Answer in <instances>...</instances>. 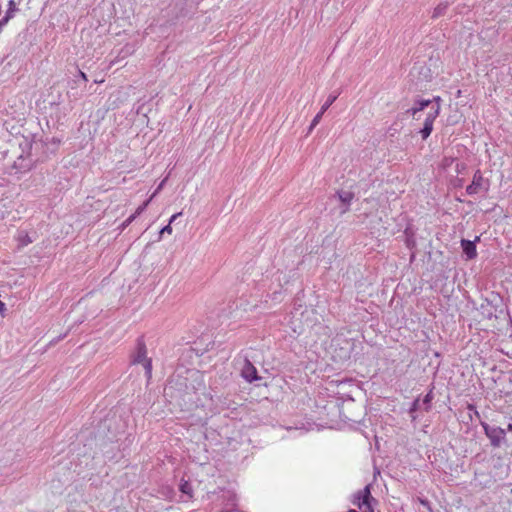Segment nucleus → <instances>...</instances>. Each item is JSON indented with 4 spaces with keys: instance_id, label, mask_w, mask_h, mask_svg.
Segmentation results:
<instances>
[{
    "instance_id": "obj_27",
    "label": "nucleus",
    "mask_w": 512,
    "mask_h": 512,
    "mask_svg": "<svg viewBox=\"0 0 512 512\" xmlns=\"http://www.w3.org/2000/svg\"><path fill=\"white\" fill-rule=\"evenodd\" d=\"M347 512H358V511H356V510H354V509H350V510H348Z\"/></svg>"
},
{
    "instance_id": "obj_25",
    "label": "nucleus",
    "mask_w": 512,
    "mask_h": 512,
    "mask_svg": "<svg viewBox=\"0 0 512 512\" xmlns=\"http://www.w3.org/2000/svg\"><path fill=\"white\" fill-rule=\"evenodd\" d=\"M507 430L512 432V423H509L508 426H507Z\"/></svg>"
},
{
    "instance_id": "obj_20",
    "label": "nucleus",
    "mask_w": 512,
    "mask_h": 512,
    "mask_svg": "<svg viewBox=\"0 0 512 512\" xmlns=\"http://www.w3.org/2000/svg\"><path fill=\"white\" fill-rule=\"evenodd\" d=\"M136 218V214H132L130 217H128L124 222H123V227H126L128 226L129 224L132 223V221H134V219Z\"/></svg>"
},
{
    "instance_id": "obj_3",
    "label": "nucleus",
    "mask_w": 512,
    "mask_h": 512,
    "mask_svg": "<svg viewBox=\"0 0 512 512\" xmlns=\"http://www.w3.org/2000/svg\"><path fill=\"white\" fill-rule=\"evenodd\" d=\"M486 436L489 438L493 447H500L505 440L506 432L504 429L496 426H490L482 423Z\"/></svg>"
},
{
    "instance_id": "obj_13",
    "label": "nucleus",
    "mask_w": 512,
    "mask_h": 512,
    "mask_svg": "<svg viewBox=\"0 0 512 512\" xmlns=\"http://www.w3.org/2000/svg\"><path fill=\"white\" fill-rule=\"evenodd\" d=\"M8 10L6 12V16L2 19L3 26L13 17V13L16 10L15 2L13 0H10L8 3Z\"/></svg>"
},
{
    "instance_id": "obj_2",
    "label": "nucleus",
    "mask_w": 512,
    "mask_h": 512,
    "mask_svg": "<svg viewBox=\"0 0 512 512\" xmlns=\"http://www.w3.org/2000/svg\"><path fill=\"white\" fill-rule=\"evenodd\" d=\"M352 503L362 512H374L373 503H376V500L371 496L370 486L367 485L362 490L356 492Z\"/></svg>"
},
{
    "instance_id": "obj_9",
    "label": "nucleus",
    "mask_w": 512,
    "mask_h": 512,
    "mask_svg": "<svg viewBox=\"0 0 512 512\" xmlns=\"http://www.w3.org/2000/svg\"><path fill=\"white\" fill-rule=\"evenodd\" d=\"M337 196L344 206L341 213H346L349 210V206L352 200L354 199V193L351 191L342 190L337 192Z\"/></svg>"
},
{
    "instance_id": "obj_12",
    "label": "nucleus",
    "mask_w": 512,
    "mask_h": 512,
    "mask_svg": "<svg viewBox=\"0 0 512 512\" xmlns=\"http://www.w3.org/2000/svg\"><path fill=\"white\" fill-rule=\"evenodd\" d=\"M448 8L447 3H440L438 6H436L432 13V18H439L442 15L445 14L446 10Z\"/></svg>"
},
{
    "instance_id": "obj_26",
    "label": "nucleus",
    "mask_w": 512,
    "mask_h": 512,
    "mask_svg": "<svg viewBox=\"0 0 512 512\" xmlns=\"http://www.w3.org/2000/svg\"><path fill=\"white\" fill-rule=\"evenodd\" d=\"M429 400H430L429 395H426V397H425V400H424V401H425V402H429Z\"/></svg>"
},
{
    "instance_id": "obj_5",
    "label": "nucleus",
    "mask_w": 512,
    "mask_h": 512,
    "mask_svg": "<svg viewBox=\"0 0 512 512\" xmlns=\"http://www.w3.org/2000/svg\"><path fill=\"white\" fill-rule=\"evenodd\" d=\"M488 190V184L482 176V173L477 170L474 175L470 185L466 188V193L468 195H475L480 192H485Z\"/></svg>"
},
{
    "instance_id": "obj_18",
    "label": "nucleus",
    "mask_w": 512,
    "mask_h": 512,
    "mask_svg": "<svg viewBox=\"0 0 512 512\" xmlns=\"http://www.w3.org/2000/svg\"><path fill=\"white\" fill-rule=\"evenodd\" d=\"M171 234L172 233V227H171V224L168 223L166 226H164L161 230H160V236L163 235V234Z\"/></svg>"
},
{
    "instance_id": "obj_22",
    "label": "nucleus",
    "mask_w": 512,
    "mask_h": 512,
    "mask_svg": "<svg viewBox=\"0 0 512 512\" xmlns=\"http://www.w3.org/2000/svg\"><path fill=\"white\" fill-rule=\"evenodd\" d=\"M181 215V213H176L174 215L171 216L170 220H169V223L172 224L177 217H179Z\"/></svg>"
},
{
    "instance_id": "obj_6",
    "label": "nucleus",
    "mask_w": 512,
    "mask_h": 512,
    "mask_svg": "<svg viewBox=\"0 0 512 512\" xmlns=\"http://www.w3.org/2000/svg\"><path fill=\"white\" fill-rule=\"evenodd\" d=\"M441 98L439 96L434 97L433 99H420L415 101L413 107L407 110V113L411 114L413 117L417 115L418 112L423 111L428 108V111L431 110L434 104H440Z\"/></svg>"
},
{
    "instance_id": "obj_8",
    "label": "nucleus",
    "mask_w": 512,
    "mask_h": 512,
    "mask_svg": "<svg viewBox=\"0 0 512 512\" xmlns=\"http://www.w3.org/2000/svg\"><path fill=\"white\" fill-rule=\"evenodd\" d=\"M241 375L248 382H253V381L258 379L257 369L255 368V366L251 362H249L247 360L245 361V364H244V366L242 368Z\"/></svg>"
},
{
    "instance_id": "obj_10",
    "label": "nucleus",
    "mask_w": 512,
    "mask_h": 512,
    "mask_svg": "<svg viewBox=\"0 0 512 512\" xmlns=\"http://www.w3.org/2000/svg\"><path fill=\"white\" fill-rule=\"evenodd\" d=\"M237 496L233 491L226 489V512H240L238 510H234V506L236 505Z\"/></svg>"
},
{
    "instance_id": "obj_24",
    "label": "nucleus",
    "mask_w": 512,
    "mask_h": 512,
    "mask_svg": "<svg viewBox=\"0 0 512 512\" xmlns=\"http://www.w3.org/2000/svg\"><path fill=\"white\" fill-rule=\"evenodd\" d=\"M80 76H81V78H82L84 81H87V76H86V74H85L84 72H81V71H80Z\"/></svg>"
},
{
    "instance_id": "obj_11",
    "label": "nucleus",
    "mask_w": 512,
    "mask_h": 512,
    "mask_svg": "<svg viewBox=\"0 0 512 512\" xmlns=\"http://www.w3.org/2000/svg\"><path fill=\"white\" fill-rule=\"evenodd\" d=\"M179 489L183 494L187 495L189 498H192L193 490L191 484L188 481L182 479Z\"/></svg>"
},
{
    "instance_id": "obj_7",
    "label": "nucleus",
    "mask_w": 512,
    "mask_h": 512,
    "mask_svg": "<svg viewBox=\"0 0 512 512\" xmlns=\"http://www.w3.org/2000/svg\"><path fill=\"white\" fill-rule=\"evenodd\" d=\"M479 240H480L479 236H476L474 241L465 240V239L461 240V247L468 259H474L477 256L475 243L478 242Z\"/></svg>"
},
{
    "instance_id": "obj_16",
    "label": "nucleus",
    "mask_w": 512,
    "mask_h": 512,
    "mask_svg": "<svg viewBox=\"0 0 512 512\" xmlns=\"http://www.w3.org/2000/svg\"><path fill=\"white\" fill-rule=\"evenodd\" d=\"M453 162H454L453 157H444L441 162V167L443 169H447L453 164Z\"/></svg>"
},
{
    "instance_id": "obj_23",
    "label": "nucleus",
    "mask_w": 512,
    "mask_h": 512,
    "mask_svg": "<svg viewBox=\"0 0 512 512\" xmlns=\"http://www.w3.org/2000/svg\"><path fill=\"white\" fill-rule=\"evenodd\" d=\"M6 307H5V303H3L2 301H0V313H3L5 311Z\"/></svg>"
},
{
    "instance_id": "obj_4",
    "label": "nucleus",
    "mask_w": 512,
    "mask_h": 512,
    "mask_svg": "<svg viewBox=\"0 0 512 512\" xmlns=\"http://www.w3.org/2000/svg\"><path fill=\"white\" fill-rule=\"evenodd\" d=\"M440 109H441L440 104H434L433 107H431V110H429L427 112V115H426V118L424 121V126L420 130V134H421V137L423 140L427 139L430 136V134L433 130V123H434L435 119L439 116Z\"/></svg>"
},
{
    "instance_id": "obj_14",
    "label": "nucleus",
    "mask_w": 512,
    "mask_h": 512,
    "mask_svg": "<svg viewBox=\"0 0 512 512\" xmlns=\"http://www.w3.org/2000/svg\"><path fill=\"white\" fill-rule=\"evenodd\" d=\"M340 93L330 94L326 100V102L322 105L321 110L326 112V110L336 101Z\"/></svg>"
},
{
    "instance_id": "obj_15",
    "label": "nucleus",
    "mask_w": 512,
    "mask_h": 512,
    "mask_svg": "<svg viewBox=\"0 0 512 512\" xmlns=\"http://www.w3.org/2000/svg\"><path fill=\"white\" fill-rule=\"evenodd\" d=\"M324 113L325 112L320 109V111L313 118V120H312V122L310 124V127H309V131L313 130L314 127H316L319 124V122L321 121L322 116H323Z\"/></svg>"
},
{
    "instance_id": "obj_17",
    "label": "nucleus",
    "mask_w": 512,
    "mask_h": 512,
    "mask_svg": "<svg viewBox=\"0 0 512 512\" xmlns=\"http://www.w3.org/2000/svg\"><path fill=\"white\" fill-rule=\"evenodd\" d=\"M152 199L149 198L147 201H145L142 205H140L134 214H136V217L139 216L148 206L149 202L151 201Z\"/></svg>"
},
{
    "instance_id": "obj_19",
    "label": "nucleus",
    "mask_w": 512,
    "mask_h": 512,
    "mask_svg": "<svg viewBox=\"0 0 512 512\" xmlns=\"http://www.w3.org/2000/svg\"><path fill=\"white\" fill-rule=\"evenodd\" d=\"M167 178L163 179L161 181V183L158 185L157 189L155 190V192L151 195V199L163 188L165 182H166Z\"/></svg>"
},
{
    "instance_id": "obj_21",
    "label": "nucleus",
    "mask_w": 512,
    "mask_h": 512,
    "mask_svg": "<svg viewBox=\"0 0 512 512\" xmlns=\"http://www.w3.org/2000/svg\"><path fill=\"white\" fill-rule=\"evenodd\" d=\"M466 165L464 163H457L456 164V172L461 173L463 170H465Z\"/></svg>"
},
{
    "instance_id": "obj_1",
    "label": "nucleus",
    "mask_w": 512,
    "mask_h": 512,
    "mask_svg": "<svg viewBox=\"0 0 512 512\" xmlns=\"http://www.w3.org/2000/svg\"><path fill=\"white\" fill-rule=\"evenodd\" d=\"M133 364H141L144 367L146 378L149 380L152 377V361L147 357L146 345L142 338L137 340L136 352L132 359Z\"/></svg>"
}]
</instances>
